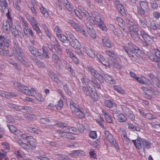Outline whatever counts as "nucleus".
Returning <instances> with one entry per match:
<instances>
[{
  "instance_id": "obj_44",
  "label": "nucleus",
  "mask_w": 160,
  "mask_h": 160,
  "mask_svg": "<svg viewBox=\"0 0 160 160\" xmlns=\"http://www.w3.org/2000/svg\"><path fill=\"white\" fill-rule=\"evenodd\" d=\"M88 34L94 39L96 38V34L95 31L92 28H90L88 31Z\"/></svg>"
},
{
  "instance_id": "obj_49",
  "label": "nucleus",
  "mask_w": 160,
  "mask_h": 160,
  "mask_svg": "<svg viewBox=\"0 0 160 160\" xmlns=\"http://www.w3.org/2000/svg\"><path fill=\"white\" fill-rule=\"evenodd\" d=\"M43 54L42 56H43L46 58H49L48 54L47 52V48L46 46H43L42 47Z\"/></svg>"
},
{
  "instance_id": "obj_58",
  "label": "nucleus",
  "mask_w": 160,
  "mask_h": 160,
  "mask_svg": "<svg viewBox=\"0 0 160 160\" xmlns=\"http://www.w3.org/2000/svg\"><path fill=\"white\" fill-rule=\"evenodd\" d=\"M7 154L6 152L4 150L1 149L0 150V160H3V158L6 157Z\"/></svg>"
},
{
  "instance_id": "obj_36",
  "label": "nucleus",
  "mask_w": 160,
  "mask_h": 160,
  "mask_svg": "<svg viewBox=\"0 0 160 160\" xmlns=\"http://www.w3.org/2000/svg\"><path fill=\"white\" fill-rule=\"evenodd\" d=\"M139 4L140 8L148 10L149 8V6L148 3L146 1H141L139 2Z\"/></svg>"
},
{
  "instance_id": "obj_5",
  "label": "nucleus",
  "mask_w": 160,
  "mask_h": 160,
  "mask_svg": "<svg viewBox=\"0 0 160 160\" xmlns=\"http://www.w3.org/2000/svg\"><path fill=\"white\" fill-rule=\"evenodd\" d=\"M104 135L105 136L104 141L105 144L108 145L107 142H108L113 147L118 150L119 149V146L116 142L113 135L108 131H105L104 132Z\"/></svg>"
},
{
  "instance_id": "obj_50",
  "label": "nucleus",
  "mask_w": 160,
  "mask_h": 160,
  "mask_svg": "<svg viewBox=\"0 0 160 160\" xmlns=\"http://www.w3.org/2000/svg\"><path fill=\"white\" fill-rule=\"evenodd\" d=\"M27 130L29 132L36 134L38 133V130L36 128L31 127H28Z\"/></svg>"
},
{
  "instance_id": "obj_60",
  "label": "nucleus",
  "mask_w": 160,
  "mask_h": 160,
  "mask_svg": "<svg viewBox=\"0 0 160 160\" xmlns=\"http://www.w3.org/2000/svg\"><path fill=\"white\" fill-rule=\"evenodd\" d=\"M89 137L93 139H96L97 137L96 132L95 131H91L89 133Z\"/></svg>"
},
{
  "instance_id": "obj_51",
  "label": "nucleus",
  "mask_w": 160,
  "mask_h": 160,
  "mask_svg": "<svg viewBox=\"0 0 160 160\" xmlns=\"http://www.w3.org/2000/svg\"><path fill=\"white\" fill-rule=\"evenodd\" d=\"M58 36L59 39L63 42H66L67 41V37L63 34H59Z\"/></svg>"
},
{
  "instance_id": "obj_9",
  "label": "nucleus",
  "mask_w": 160,
  "mask_h": 160,
  "mask_svg": "<svg viewBox=\"0 0 160 160\" xmlns=\"http://www.w3.org/2000/svg\"><path fill=\"white\" fill-rule=\"evenodd\" d=\"M54 136L55 137L60 136L62 137L67 138L71 140H74L75 139L74 137L71 135L68 134V132L65 131L64 132L59 130L56 131Z\"/></svg>"
},
{
  "instance_id": "obj_47",
  "label": "nucleus",
  "mask_w": 160,
  "mask_h": 160,
  "mask_svg": "<svg viewBox=\"0 0 160 160\" xmlns=\"http://www.w3.org/2000/svg\"><path fill=\"white\" fill-rule=\"evenodd\" d=\"M143 148H144V146L146 148L148 149L150 148L152 143L150 141L143 140Z\"/></svg>"
},
{
  "instance_id": "obj_14",
  "label": "nucleus",
  "mask_w": 160,
  "mask_h": 160,
  "mask_svg": "<svg viewBox=\"0 0 160 160\" xmlns=\"http://www.w3.org/2000/svg\"><path fill=\"white\" fill-rule=\"evenodd\" d=\"M66 52H67L68 56L72 59L73 62L74 64H78L79 62V59L76 57L73 53L70 51L69 49H66Z\"/></svg>"
},
{
  "instance_id": "obj_38",
  "label": "nucleus",
  "mask_w": 160,
  "mask_h": 160,
  "mask_svg": "<svg viewBox=\"0 0 160 160\" xmlns=\"http://www.w3.org/2000/svg\"><path fill=\"white\" fill-rule=\"evenodd\" d=\"M135 51H136V53L137 54V56L138 55L142 58H145L146 55L142 51L138 48H135Z\"/></svg>"
},
{
  "instance_id": "obj_31",
  "label": "nucleus",
  "mask_w": 160,
  "mask_h": 160,
  "mask_svg": "<svg viewBox=\"0 0 160 160\" xmlns=\"http://www.w3.org/2000/svg\"><path fill=\"white\" fill-rule=\"evenodd\" d=\"M48 75L52 80L56 82L58 84H59L60 82L62 83L57 77L55 74L52 72H50L48 73Z\"/></svg>"
},
{
  "instance_id": "obj_63",
  "label": "nucleus",
  "mask_w": 160,
  "mask_h": 160,
  "mask_svg": "<svg viewBox=\"0 0 160 160\" xmlns=\"http://www.w3.org/2000/svg\"><path fill=\"white\" fill-rule=\"evenodd\" d=\"M89 154L91 158L94 159L97 158L96 153L93 150L90 151Z\"/></svg>"
},
{
  "instance_id": "obj_2",
  "label": "nucleus",
  "mask_w": 160,
  "mask_h": 160,
  "mask_svg": "<svg viewBox=\"0 0 160 160\" xmlns=\"http://www.w3.org/2000/svg\"><path fill=\"white\" fill-rule=\"evenodd\" d=\"M128 45L129 47L127 45H124L123 46L122 48L127 53L132 61H135L138 63H140L141 61L139 58L136 54L135 48H132V43L130 42L128 43Z\"/></svg>"
},
{
  "instance_id": "obj_40",
  "label": "nucleus",
  "mask_w": 160,
  "mask_h": 160,
  "mask_svg": "<svg viewBox=\"0 0 160 160\" xmlns=\"http://www.w3.org/2000/svg\"><path fill=\"white\" fill-rule=\"evenodd\" d=\"M63 100L60 99L57 102V103L55 105V108L56 109L60 110L63 108Z\"/></svg>"
},
{
  "instance_id": "obj_32",
  "label": "nucleus",
  "mask_w": 160,
  "mask_h": 160,
  "mask_svg": "<svg viewBox=\"0 0 160 160\" xmlns=\"http://www.w3.org/2000/svg\"><path fill=\"white\" fill-rule=\"evenodd\" d=\"M102 42L103 46L104 47H106L108 48L111 47V44L110 40L105 38H103L102 39Z\"/></svg>"
},
{
  "instance_id": "obj_22",
  "label": "nucleus",
  "mask_w": 160,
  "mask_h": 160,
  "mask_svg": "<svg viewBox=\"0 0 160 160\" xmlns=\"http://www.w3.org/2000/svg\"><path fill=\"white\" fill-rule=\"evenodd\" d=\"M141 78L139 82V83L143 84H146L147 87H148L150 84L151 85V81L148 80L146 77L143 76H141Z\"/></svg>"
},
{
  "instance_id": "obj_54",
  "label": "nucleus",
  "mask_w": 160,
  "mask_h": 160,
  "mask_svg": "<svg viewBox=\"0 0 160 160\" xmlns=\"http://www.w3.org/2000/svg\"><path fill=\"white\" fill-rule=\"evenodd\" d=\"M35 98L37 100H38L40 102H43L44 100L43 97L39 93H36Z\"/></svg>"
},
{
  "instance_id": "obj_45",
  "label": "nucleus",
  "mask_w": 160,
  "mask_h": 160,
  "mask_svg": "<svg viewBox=\"0 0 160 160\" xmlns=\"http://www.w3.org/2000/svg\"><path fill=\"white\" fill-rule=\"evenodd\" d=\"M54 125L57 126L58 127L60 128H67L68 126L66 123L59 121H57L55 123Z\"/></svg>"
},
{
  "instance_id": "obj_46",
  "label": "nucleus",
  "mask_w": 160,
  "mask_h": 160,
  "mask_svg": "<svg viewBox=\"0 0 160 160\" xmlns=\"http://www.w3.org/2000/svg\"><path fill=\"white\" fill-rule=\"evenodd\" d=\"M20 108L21 107L20 106H16L15 108L18 111H19L21 109H22L23 110H26L27 112H28L30 111L31 109H32V108L31 107L27 106H23L21 108Z\"/></svg>"
},
{
  "instance_id": "obj_48",
  "label": "nucleus",
  "mask_w": 160,
  "mask_h": 160,
  "mask_svg": "<svg viewBox=\"0 0 160 160\" xmlns=\"http://www.w3.org/2000/svg\"><path fill=\"white\" fill-rule=\"evenodd\" d=\"M151 124L152 126L156 130L157 132L160 133V124H157V123H155L153 122H152L151 123Z\"/></svg>"
},
{
  "instance_id": "obj_35",
  "label": "nucleus",
  "mask_w": 160,
  "mask_h": 160,
  "mask_svg": "<svg viewBox=\"0 0 160 160\" xmlns=\"http://www.w3.org/2000/svg\"><path fill=\"white\" fill-rule=\"evenodd\" d=\"M127 119L126 117L124 114L120 113L117 116V120L119 122H124Z\"/></svg>"
},
{
  "instance_id": "obj_37",
  "label": "nucleus",
  "mask_w": 160,
  "mask_h": 160,
  "mask_svg": "<svg viewBox=\"0 0 160 160\" xmlns=\"http://www.w3.org/2000/svg\"><path fill=\"white\" fill-rule=\"evenodd\" d=\"M64 130L68 132V134L70 133L72 134H76L77 132L76 128L73 127H67Z\"/></svg>"
},
{
  "instance_id": "obj_26",
  "label": "nucleus",
  "mask_w": 160,
  "mask_h": 160,
  "mask_svg": "<svg viewBox=\"0 0 160 160\" xmlns=\"http://www.w3.org/2000/svg\"><path fill=\"white\" fill-rule=\"evenodd\" d=\"M8 6V3L6 0H0V10L4 12Z\"/></svg>"
},
{
  "instance_id": "obj_41",
  "label": "nucleus",
  "mask_w": 160,
  "mask_h": 160,
  "mask_svg": "<svg viewBox=\"0 0 160 160\" xmlns=\"http://www.w3.org/2000/svg\"><path fill=\"white\" fill-rule=\"evenodd\" d=\"M121 137L124 142L126 144H128L130 142V140L127 138L126 133L125 132H123V134H121Z\"/></svg>"
},
{
  "instance_id": "obj_24",
  "label": "nucleus",
  "mask_w": 160,
  "mask_h": 160,
  "mask_svg": "<svg viewBox=\"0 0 160 160\" xmlns=\"http://www.w3.org/2000/svg\"><path fill=\"white\" fill-rule=\"evenodd\" d=\"M11 31L12 33L16 37L19 35L18 31L17 30L16 26L13 24H12L10 26V31Z\"/></svg>"
},
{
  "instance_id": "obj_43",
  "label": "nucleus",
  "mask_w": 160,
  "mask_h": 160,
  "mask_svg": "<svg viewBox=\"0 0 160 160\" xmlns=\"http://www.w3.org/2000/svg\"><path fill=\"white\" fill-rule=\"evenodd\" d=\"M128 128L133 131L139 132L140 131V128L137 126L134 125L132 124L128 123Z\"/></svg>"
},
{
  "instance_id": "obj_33",
  "label": "nucleus",
  "mask_w": 160,
  "mask_h": 160,
  "mask_svg": "<svg viewBox=\"0 0 160 160\" xmlns=\"http://www.w3.org/2000/svg\"><path fill=\"white\" fill-rule=\"evenodd\" d=\"M17 143L21 146V147L25 149H28L29 147V145L28 144L24 143L20 139L17 140Z\"/></svg>"
},
{
  "instance_id": "obj_13",
  "label": "nucleus",
  "mask_w": 160,
  "mask_h": 160,
  "mask_svg": "<svg viewBox=\"0 0 160 160\" xmlns=\"http://www.w3.org/2000/svg\"><path fill=\"white\" fill-rule=\"evenodd\" d=\"M117 10L123 16L126 15V11L122 4L119 1L116 0L115 2Z\"/></svg>"
},
{
  "instance_id": "obj_25",
  "label": "nucleus",
  "mask_w": 160,
  "mask_h": 160,
  "mask_svg": "<svg viewBox=\"0 0 160 160\" xmlns=\"http://www.w3.org/2000/svg\"><path fill=\"white\" fill-rule=\"evenodd\" d=\"M27 141L28 143H29L34 148H36V141L33 136H29Z\"/></svg>"
},
{
  "instance_id": "obj_34",
  "label": "nucleus",
  "mask_w": 160,
  "mask_h": 160,
  "mask_svg": "<svg viewBox=\"0 0 160 160\" xmlns=\"http://www.w3.org/2000/svg\"><path fill=\"white\" fill-rule=\"evenodd\" d=\"M23 116L26 119L29 120H35L36 118V116L34 114L25 113L24 114Z\"/></svg>"
},
{
  "instance_id": "obj_57",
  "label": "nucleus",
  "mask_w": 160,
  "mask_h": 160,
  "mask_svg": "<svg viewBox=\"0 0 160 160\" xmlns=\"http://www.w3.org/2000/svg\"><path fill=\"white\" fill-rule=\"evenodd\" d=\"M63 89L65 92L68 95L71 94L72 92L70 91L69 88L67 84H65L63 86Z\"/></svg>"
},
{
  "instance_id": "obj_29",
  "label": "nucleus",
  "mask_w": 160,
  "mask_h": 160,
  "mask_svg": "<svg viewBox=\"0 0 160 160\" xmlns=\"http://www.w3.org/2000/svg\"><path fill=\"white\" fill-rule=\"evenodd\" d=\"M116 20L117 22V23L118 24L122 29L125 30V22L124 20L122 18L118 17L116 18Z\"/></svg>"
},
{
  "instance_id": "obj_11",
  "label": "nucleus",
  "mask_w": 160,
  "mask_h": 160,
  "mask_svg": "<svg viewBox=\"0 0 160 160\" xmlns=\"http://www.w3.org/2000/svg\"><path fill=\"white\" fill-rule=\"evenodd\" d=\"M88 70L90 72L92 75L97 78L99 81H101L102 79V76L98 72L90 66H87Z\"/></svg>"
},
{
  "instance_id": "obj_56",
  "label": "nucleus",
  "mask_w": 160,
  "mask_h": 160,
  "mask_svg": "<svg viewBox=\"0 0 160 160\" xmlns=\"http://www.w3.org/2000/svg\"><path fill=\"white\" fill-rule=\"evenodd\" d=\"M121 108L123 111L124 113L126 115L128 114L129 112L131 110L129 108H127L124 105H121Z\"/></svg>"
},
{
  "instance_id": "obj_27",
  "label": "nucleus",
  "mask_w": 160,
  "mask_h": 160,
  "mask_svg": "<svg viewBox=\"0 0 160 160\" xmlns=\"http://www.w3.org/2000/svg\"><path fill=\"white\" fill-rule=\"evenodd\" d=\"M23 32L24 34L26 36L28 35V33L30 35L31 37L33 38H34V34L32 29L30 28H28V27H23Z\"/></svg>"
},
{
  "instance_id": "obj_17",
  "label": "nucleus",
  "mask_w": 160,
  "mask_h": 160,
  "mask_svg": "<svg viewBox=\"0 0 160 160\" xmlns=\"http://www.w3.org/2000/svg\"><path fill=\"white\" fill-rule=\"evenodd\" d=\"M69 42L71 46L75 48L80 49L81 47L80 43L75 38L70 40Z\"/></svg>"
},
{
  "instance_id": "obj_21",
  "label": "nucleus",
  "mask_w": 160,
  "mask_h": 160,
  "mask_svg": "<svg viewBox=\"0 0 160 160\" xmlns=\"http://www.w3.org/2000/svg\"><path fill=\"white\" fill-rule=\"evenodd\" d=\"M83 52L89 57L94 58L95 57V54L93 50L87 48H82Z\"/></svg>"
},
{
  "instance_id": "obj_7",
  "label": "nucleus",
  "mask_w": 160,
  "mask_h": 160,
  "mask_svg": "<svg viewBox=\"0 0 160 160\" xmlns=\"http://www.w3.org/2000/svg\"><path fill=\"white\" fill-rule=\"evenodd\" d=\"M27 18L33 29L36 31V33L39 34L41 33L39 27L37 25V23L34 18L32 16L28 14L27 16Z\"/></svg>"
},
{
  "instance_id": "obj_23",
  "label": "nucleus",
  "mask_w": 160,
  "mask_h": 160,
  "mask_svg": "<svg viewBox=\"0 0 160 160\" xmlns=\"http://www.w3.org/2000/svg\"><path fill=\"white\" fill-rule=\"evenodd\" d=\"M10 26L8 21L7 20L3 22L2 28L3 31L5 32L9 33L10 32Z\"/></svg>"
},
{
  "instance_id": "obj_62",
  "label": "nucleus",
  "mask_w": 160,
  "mask_h": 160,
  "mask_svg": "<svg viewBox=\"0 0 160 160\" xmlns=\"http://www.w3.org/2000/svg\"><path fill=\"white\" fill-rule=\"evenodd\" d=\"M8 127L12 133H15L17 131V129L14 125H8Z\"/></svg>"
},
{
  "instance_id": "obj_1",
  "label": "nucleus",
  "mask_w": 160,
  "mask_h": 160,
  "mask_svg": "<svg viewBox=\"0 0 160 160\" xmlns=\"http://www.w3.org/2000/svg\"><path fill=\"white\" fill-rule=\"evenodd\" d=\"M81 80L82 83L86 85V86L82 87L83 92L86 95L91 97L90 102L92 104L95 105V102L98 101L99 99L95 87L98 89H100V85L94 78L92 79L91 81L89 79L84 77H82Z\"/></svg>"
},
{
  "instance_id": "obj_20",
  "label": "nucleus",
  "mask_w": 160,
  "mask_h": 160,
  "mask_svg": "<svg viewBox=\"0 0 160 160\" xmlns=\"http://www.w3.org/2000/svg\"><path fill=\"white\" fill-rule=\"evenodd\" d=\"M9 46L8 41L5 40L2 36H0V49H2L5 47H8Z\"/></svg>"
},
{
  "instance_id": "obj_16",
  "label": "nucleus",
  "mask_w": 160,
  "mask_h": 160,
  "mask_svg": "<svg viewBox=\"0 0 160 160\" xmlns=\"http://www.w3.org/2000/svg\"><path fill=\"white\" fill-rule=\"evenodd\" d=\"M52 59L54 62L55 65L60 67L62 65V62L59 57L56 54H53L52 56Z\"/></svg>"
},
{
  "instance_id": "obj_53",
  "label": "nucleus",
  "mask_w": 160,
  "mask_h": 160,
  "mask_svg": "<svg viewBox=\"0 0 160 160\" xmlns=\"http://www.w3.org/2000/svg\"><path fill=\"white\" fill-rule=\"evenodd\" d=\"M40 9L44 17L46 18L48 17V12L45 8L43 7H41L40 8Z\"/></svg>"
},
{
  "instance_id": "obj_4",
  "label": "nucleus",
  "mask_w": 160,
  "mask_h": 160,
  "mask_svg": "<svg viewBox=\"0 0 160 160\" xmlns=\"http://www.w3.org/2000/svg\"><path fill=\"white\" fill-rule=\"evenodd\" d=\"M70 109L73 115H75L78 118L80 119L84 118L85 117V110H81L77 107L76 104L73 102L70 103Z\"/></svg>"
},
{
  "instance_id": "obj_18",
  "label": "nucleus",
  "mask_w": 160,
  "mask_h": 160,
  "mask_svg": "<svg viewBox=\"0 0 160 160\" xmlns=\"http://www.w3.org/2000/svg\"><path fill=\"white\" fill-rule=\"evenodd\" d=\"M29 51L34 55L36 57H38L39 58L42 57V53L40 52H39L37 49L33 47L30 46L28 47Z\"/></svg>"
},
{
  "instance_id": "obj_52",
  "label": "nucleus",
  "mask_w": 160,
  "mask_h": 160,
  "mask_svg": "<svg viewBox=\"0 0 160 160\" xmlns=\"http://www.w3.org/2000/svg\"><path fill=\"white\" fill-rule=\"evenodd\" d=\"M113 88L114 89L117 91L118 93H120L122 94H124V90L121 87L117 86H114Z\"/></svg>"
},
{
  "instance_id": "obj_59",
  "label": "nucleus",
  "mask_w": 160,
  "mask_h": 160,
  "mask_svg": "<svg viewBox=\"0 0 160 160\" xmlns=\"http://www.w3.org/2000/svg\"><path fill=\"white\" fill-rule=\"evenodd\" d=\"M104 104L107 107L110 108L113 106V103L110 100H107L105 101Z\"/></svg>"
},
{
  "instance_id": "obj_30",
  "label": "nucleus",
  "mask_w": 160,
  "mask_h": 160,
  "mask_svg": "<svg viewBox=\"0 0 160 160\" xmlns=\"http://www.w3.org/2000/svg\"><path fill=\"white\" fill-rule=\"evenodd\" d=\"M52 121V119L51 121L47 118H42L40 119V122L46 127H47L48 125L51 123Z\"/></svg>"
},
{
  "instance_id": "obj_42",
  "label": "nucleus",
  "mask_w": 160,
  "mask_h": 160,
  "mask_svg": "<svg viewBox=\"0 0 160 160\" xmlns=\"http://www.w3.org/2000/svg\"><path fill=\"white\" fill-rule=\"evenodd\" d=\"M64 5L65 8L70 12H71L73 9V6L68 2L67 0L65 2Z\"/></svg>"
},
{
  "instance_id": "obj_39",
  "label": "nucleus",
  "mask_w": 160,
  "mask_h": 160,
  "mask_svg": "<svg viewBox=\"0 0 160 160\" xmlns=\"http://www.w3.org/2000/svg\"><path fill=\"white\" fill-rule=\"evenodd\" d=\"M58 160H71L67 156L62 154H56V155Z\"/></svg>"
},
{
  "instance_id": "obj_8",
  "label": "nucleus",
  "mask_w": 160,
  "mask_h": 160,
  "mask_svg": "<svg viewBox=\"0 0 160 160\" xmlns=\"http://www.w3.org/2000/svg\"><path fill=\"white\" fill-rule=\"evenodd\" d=\"M149 58L152 61L160 62V51L158 49H154L149 55Z\"/></svg>"
},
{
  "instance_id": "obj_61",
  "label": "nucleus",
  "mask_w": 160,
  "mask_h": 160,
  "mask_svg": "<svg viewBox=\"0 0 160 160\" xmlns=\"http://www.w3.org/2000/svg\"><path fill=\"white\" fill-rule=\"evenodd\" d=\"M126 115H127L132 121H133L135 120V116L133 112L131 110Z\"/></svg>"
},
{
  "instance_id": "obj_19",
  "label": "nucleus",
  "mask_w": 160,
  "mask_h": 160,
  "mask_svg": "<svg viewBox=\"0 0 160 160\" xmlns=\"http://www.w3.org/2000/svg\"><path fill=\"white\" fill-rule=\"evenodd\" d=\"M67 22L71 25L77 31L79 32L82 28V27L79 25L78 23L74 22L71 20L68 19Z\"/></svg>"
},
{
  "instance_id": "obj_28",
  "label": "nucleus",
  "mask_w": 160,
  "mask_h": 160,
  "mask_svg": "<svg viewBox=\"0 0 160 160\" xmlns=\"http://www.w3.org/2000/svg\"><path fill=\"white\" fill-rule=\"evenodd\" d=\"M102 111L106 121L109 123H112V120L111 117L108 114V113L103 109L102 110Z\"/></svg>"
},
{
  "instance_id": "obj_15",
  "label": "nucleus",
  "mask_w": 160,
  "mask_h": 160,
  "mask_svg": "<svg viewBox=\"0 0 160 160\" xmlns=\"http://www.w3.org/2000/svg\"><path fill=\"white\" fill-rule=\"evenodd\" d=\"M0 95L2 96L9 99L12 97L17 96V94L14 92H9L4 91L0 90Z\"/></svg>"
},
{
  "instance_id": "obj_12",
  "label": "nucleus",
  "mask_w": 160,
  "mask_h": 160,
  "mask_svg": "<svg viewBox=\"0 0 160 160\" xmlns=\"http://www.w3.org/2000/svg\"><path fill=\"white\" fill-rule=\"evenodd\" d=\"M135 148L137 149H140L143 148V139L140 138H138L136 140H132Z\"/></svg>"
},
{
  "instance_id": "obj_64",
  "label": "nucleus",
  "mask_w": 160,
  "mask_h": 160,
  "mask_svg": "<svg viewBox=\"0 0 160 160\" xmlns=\"http://www.w3.org/2000/svg\"><path fill=\"white\" fill-rule=\"evenodd\" d=\"M74 12L76 17H77V18L78 19L81 20H82V18H83L82 15L76 9H74Z\"/></svg>"
},
{
  "instance_id": "obj_55",
  "label": "nucleus",
  "mask_w": 160,
  "mask_h": 160,
  "mask_svg": "<svg viewBox=\"0 0 160 160\" xmlns=\"http://www.w3.org/2000/svg\"><path fill=\"white\" fill-rule=\"evenodd\" d=\"M106 54L109 56L112 57L114 59L116 56L115 53L113 51H111L110 50H107L105 51Z\"/></svg>"
},
{
  "instance_id": "obj_3",
  "label": "nucleus",
  "mask_w": 160,
  "mask_h": 160,
  "mask_svg": "<svg viewBox=\"0 0 160 160\" xmlns=\"http://www.w3.org/2000/svg\"><path fill=\"white\" fill-rule=\"evenodd\" d=\"M128 24L130 25L128 28L129 32L131 37L134 40L138 41L139 40L138 33V30L137 25L133 22L129 20L128 21Z\"/></svg>"
},
{
  "instance_id": "obj_6",
  "label": "nucleus",
  "mask_w": 160,
  "mask_h": 160,
  "mask_svg": "<svg viewBox=\"0 0 160 160\" xmlns=\"http://www.w3.org/2000/svg\"><path fill=\"white\" fill-rule=\"evenodd\" d=\"M16 88L18 91L22 92L26 95L30 96H33L32 93H33L35 91L33 88H31L30 90L27 87L21 85L18 83H17Z\"/></svg>"
},
{
  "instance_id": "obj_10",
  "label": "nucleus",
  "mask_w": 160,
  "mask_h": 160,
  "mask_svg": "<svg viewBox=\"0 0 160 160\" xmlns=\"http://www.w3.org/2000/svg\"><path fill=\"white\" fill-rule=\"evenodd\" d=\"M151 85H152V84L151 85L150 84L149 86L148 87L150 89L144 87H142L141 88L143 91L148 96L149 98H148L150 99L152 98V96L154 94V89L152 88Z\"/></svg>"
}]
</instances>
